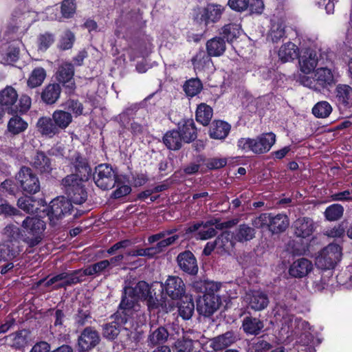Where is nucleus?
<instances>
[{
    "instance_id": "obj_1",
    "label": "nucleus",
    "mask_w": 352,
    "mask_h": 352,
    "mask_svg": "<svg viewBox=\"0 0 352 352\" xmlns=\"http://www.w3.org/2000/svg\"><path fill=\"white\" fill-rule=\"evenodd\" d=\"M139 300H147L149 304L154 301L151 295L149 285L145 281L138 282L135 287H125L119 307L123 309L126 314L132 315L133 311L139 309Z\"/></svg>"
},
{
    "instance_id": "obj_2",
    "label": "nucleus",
    "mask_w": 352,
    "mask_h": 352,
    "mask_svg": "<svg viewBox=\"0 0 352 352\" xmlns=\"http://www.w3.org/2000/svg\"><path fill=\"white\" fill-rule=\"evenodd\" d=\"M276 135L273 133H262L254 138H241L237 141V147L245 153L252 152L261 155L267 153L275 144Z\"/></svg>"
},
{
    "instance_id": "obj_3",
    "label": "nucleus",
    "mask_w": 352,
    "mask_h": 352,
    "mask_svg": "<svg viewBox=\"0 0 352 352\" xmlns=\"http://www.w3.org/2000/svg\"><path fill=\"white\" fill-rule=\"evenodd\" d=\"M24 232L28 235L24 241L32 248L37 245L42 239V234L45 229V222L36 217H27L21 225Z\"/></svg>"
},
{
    "instance_id": "obj_4",
    "label": "nucleus",
    "mask_w": 352,
    "mask_h": 352,
    "mask_svg": "<svg viewBox=\"0 0 352 352\" xmlns=\"http://www.w3.org/2000/svg\"><path fill=\"white\" fill-rule=\"evenodd\" d=\"M83 182L76 175H72L66 176L62 180L63 190L67 195V199L74 204H82L87 199V192L82 184Z\"/></svg>"
},
{
    "instance_id": "obj_5",
    "label": "nucleus",
    "mask_w": 352,
    "mask_h": 352,
    "mask_svg": "<svg viewBox=\"0 0 352 352\" xmlns=\"http://www.w3.org/2000/svg\"><path fill=\"white\" fill-rule=\"evenodd\" d=\"M341 257V247L337 244L330 243L318 253L316 257L315 264L319 269L331 270L340 261Z\"/></svg>"
},
{
    "instance_id": "obj_6",
    "label": "nucleus",
    "mask_w": 352,
    "mask_h": 352,
    "mask_svg": "<svg viewBox=\"0 0 352 352\" xmlns=\"http://www.w3.org/2000/svg\"><path fill=\"white\" fill-rule=\"evenodd\" d=\"M16 180L19 187L25 193L34 195L40 191L39 179L29 167H21L16 175Z\"/></svg>"
},
{
    "instance_id": "obj_7",
    "label": "nucleus",
    "mask_w": 352,
    "mask_h": 352,
    "mask_svg": "<svg viewBox=\"0 0 352 352\" xmlns=\"http://www.w3.org/2000/svg\"><path fill=\"white\" fill-rule=\"evenodd\" d=\"M118 178L115 171L109 164H101L96 168L94 179L96 186L102 190L114 187Z\"/></svg>"
},
{
    "instance_id": "obj_8",
    "label": "nucleus",
    "mask_w": 352,
    "mask_h": 352,
    "mask_svg": "<svg viewBox=\"0 0 352 352\" xmlns=\"http://www.w3.org/2000/svg\"><path fill=\"white\" fill-rule=\"evenodd\" d=\"M72 201L65 197H58L50 202L47 215L53 224L70 214L72 209Z\"/></svg>"
},
{
    "instance_id": "obj_9",
    "label": "nucleus",
    "mask_w": 352,
    "mask_h": 352,
    "mask_svg": "<svg viewBox=\"0 0 352 352\" xmlns=\"http://www.w3.org/2000/svg\"><path fill=\"white\" fill-rule=\"evenodd\" d=\"M131 316V314H126L123 309L119 307L117 312L111 316L113 320L104 326V336L109 340L116 338L120 333L121 327L126 323Z\"/></svg>"
},
{
    "instance_id": "obj_10",
    "label": "nucleus",
    "mask_w": 352,
    "mask_h": 352,
    "mask_svg": "<svg viewBox=\"0 0 352 352\" xmlns=\"http://www.w3.org/2000/svg\"><path fill=\"white\" fill-rule=\"evenodd\" d=\"M224 11V7L219 4L209 3L205 8L199 10L195 19L199 23H204L206 26L210 23L218 22L221 18Z\"/></svg>"
},
{
    "instance_id": "obj_11",
    "label": "nucleus",
    "mask_w": 352,
    "mask_h": 352,
    "mask_svg": "<svg viewBox=\"0 0 352 352\" xmlns=\"http://www.w3.org/2000/svg\"><path fill=\"white\" fill-rule=\"evenodd\" d=\"M221 304L219 295L204 294L197 301V310L201 315L210 316L219 308Z\"/></svg>"
},
{
    "instance_id": "obj_12",
    "label": "nucleus",
    "mask_w": 352,
    "mask_h": 352,
    "mask_svg": "<svg viewBox=\"0 0 352 352\" xmlns=\"http://www.w3.org/2000/svg\"><path fill=\"white\" fill-rule=\"evenodd\" d=\"M74 69L72 63H64L58 68L56 75L57 80L63 84L65 88V92L72 94L76 89L74 80Z\"/></svg>"
},
{
    "instance_id": "obj_13",
    "label": "nucleus",
    "mask_w": 352,
    "mask_h": 352,
    "mask_svg": "<svg viewBox=\"0 0 352 352\" xmlns=\"http://www.w3.org/2000/svg\"><path fill=\"white\" fill-rule=\"evenodd\" d=\"M248 307L254 311H262L269 304L267 294L261 290H250L243 297Z\"/></svg>"
},
{
    "instance_id": "obj_14",
    "label": "nucleus",
    "mask_w": 352,
    "mask_h": 352,
    "mask_svg": "<svg viewBox=\"0 0 352 352\" xmlns=\"http://www.w3.org/2000/svg\"><path fill=\"white\" fill-rule=\"evenodd\" d=\"M18 100L16 91L11 86H7L0 91V107L9 114H14L18 111L16 104Z\"/></svg>"
},
{
    "instance_id": "obj_15",
    "label": "nucleus",
    "mask_w": 352,
    "mask_h": 352,
    "mask_svg": "<svg viewBox=\"0 0 352 352\" xmlns=\"http://www.w3.org/2000/svg\"><path fill=\"white\" fill-rule=\"evenodd\" d=\"M100 342L98 332L93 327H86L78 339V344L83 351L90 350L95 347Z\"/></svg>"
},
{
    "instance_id": "obj_16",
    "label": "nucleus",
    "mask_w": 352,
    "mask_h": 352,
    "mask_svg": "<svg viewBox=\"0 0 352 352\" xmlns=\"http://www.w3.org/2000/svg\"><path fill=\"white\" fill-rule=\"evenodd\" d=\"M335 99L340 109L352 107V87L348 85L339 84L335 89Z\"/></svg>"
},
{
    "instance_id": "obj_17",
    "label": "nucleus",
    "mask_w": 352,
    "mask_h": 352,
    "mask_svg": "<svg viewBox=\"0 0 352 352\" xmlns=\"http://www.w3.org/2000/svg\"><path fill=\"white\" fill-rule=\"evenodd\" d=\"M177 262L179 268L188 274L195 275L198 272L197 259L189 250L179 253L177 256Z\"/></svg>"
},
{
    "instance_id": "obj_18",
    "label": "nucleus",
    "mask_w": 352,
    "mask_h": 352,
    "mask_svg": "<svg viewBox=\"0 0 352 352\" xmlns=\"http://www.w3.org/2000/svg\"><path fill=\"white\" fill-rule=\"evenodd\" d=\"M299 67L300 71L305 74H309L314 71L318 63V56L316 51L307 49L299 56Z\"/></svg>"
},
{
    "instance_id": "obj_19",
    "label": "nucleus",
    "mask_w": 352,
    "mask_h": 352,
    "mask_svg": "<svg viewBox=\"0 0 352 352\" xmlns=\"http://www.w3.org/2000/svg\"><path fill=\"white\" fill-rule=\"evenodd\" d=\"M275 316L282 324V329L285 330L287 333H293L296 318L289 313L288 307L285 304H278L275 308Z\"/></svg>"
},
{
    "instance_id": "obj_20",
    "label": "nucleus",
    "mask_w": 352,
    "mask_h": 352,
    "mask_svg": "<svg viewBox=\"0 0 352 352\" xmlns=\"http://www.w3.org/2000/svg\"><path fill=\"white\" fill-rule=\"evenodd\" d=\"M163 288L172 299L180 298L185 294V285L182 279L178 276H169Z\"/></svg>"
},
{
    "instance_id": "obj_21",
    "label": "nucleus",
    "mask_w": 352,
    "mask_h": 352,
    "mask_svg": "<svg viewBox=\"0 0 352 352\" xmlns=\"http://www.w3.org/2000/svg\"><path fill=\"white\" fill-rule=\"evenodd\" d=\"M84 269L74 270L72 273L63 272L56 275L54 280H63V282L56 284L54 287V289H58L63 287H67L72 285L77 284L82 281V278L86 275H84Z\"/></svg>"
},
{
    "instance_id": "obj_22",
    "label": "nucleus",
    "mask_w": 352,
    "mask_h": 352,
    "mask_svg": "<svg viewBox=\"0 0 352 352\" xmlns=\"http://www.w3.org/2000/svg\"><path fill=\"white\" fill-rule=\"evenodd\" d=\"M169 333L166 328L162 326L152 325L148 332L146 342L148 346L153 348L157 345H164L168 339Z\"/></svg>"
},
{
    "instance_id": "obj_23",
    "label": "nucleus",
    "mask_w": 352,
    "mask_h": 352,
    "mask_svg": "<svg viewBox=\"0 0 352 352\" xmlns=\"http://www.w3.org/2000/svg\"><path fill=\"white\" fill-rule=\"evenodd\" d=\"M237 337L233 331H227L210 339V347L214 351H221L235 343Z\"/></svg>"
},
{
    "instance_id": "obj_24",
    "label": "nucleus",
    "mask_w": 352,
    "mask_h": 352,
    "mask_svg": "<svg viewBox=\"0 0 352 352\" xmlns=\"http://www.w3.org/2000/svg\"><path fill=\"white\" fill-rule=\"evenodd\" d=\"M61 87L58 83H50L46 85L41 93L43 102L47 105L55 104L60 98Z\"/></svg>"
},
{
    "instance_id": "obj_25",
    "label": "nucleus",
    "mask_w": 352,
    "mask_h": 352,
    "mask_svg": "<svg viewBox=\"0 0 352 352\" xmlns=\"http://www.w3.org/2000/svg\"><path fill=\"white\" fill-rule=\"evenodd\" d=\"M38 132L42 135L47 138H53L59 133V131L53 121L52 118L43 116L38 118L36 124Z\"/></svg>"
},
{
    "instance_id": "obj_26",
    "label": "nucleus",
    "mask_w": 352,
    "mask_h": 352,
    "mask_svg": "<svg viewBox=\"0 0 352 352\" xmlns=\"http://www.w3.org/2000/svg\"><path fill=\"white\" fill-rule=\"evenodd\" d=\"M313 269V265L310 261L302 258L295 261L289 270V274L295 278H302L307 276Z\"/></svg>"
},
{
    "instance_id": "obj_27",
    "label": "nucleus",
    "mask_w": 352,
    "mask_h": 352,
    "mask_svg": "<svg viewBox=\"0 0 352 352\" xmlns=\"http://www.w3.org/2000/svg\"><path fill=\"white\" fill-rule=\"evenodd\" d=\"M206 51L208 57H218L223 54L226 50V43L221 36H215L209 39L206 44Z\"/></svg>"
},
{
    "instance_id": "obj_28",
    "label": "nucleus",
    "mask_w": 352,
    "mask_h": 352,
    "mask_svg": "<svg viewBox=\"0 0 352 352\" xmlns=\"http://www.w3.org/2000/svg\"><path fill=\"white\" fill-rule=\"evenodd\" d=\"M294 234L298 237L306 238L310 236L314 230L313 221L308 217L296 219L293 225Z\"/></svg>"
},
{
    "instance_id": "obj_29",
    "label": "nucleus",
    "mask_w": 352,
    "mask_h": 352,
    "mask_svg": "<svg viewBox=\"0 0 352 352\" xmlns=\"http://www.w3.org/2000/svg\"><path fill=\"white\" fill-rule=\"evenodd\" d=\"M28 333L25 330H19L10 333L2 339L5 344L15 349H21L27 344Z\"/></svg>"
},
{
    "instance_id": "obj_30",
    "label": "nucleus",
    "mask_w": 352,
    "mask_h": 352,
    "mask_svg": "<svg viewBox=\"0 0 352 352\" xmlns=\"http://www.w3.org/2000/svg\"><path fill=\"white\" fill-rule=\"evenodd\" d=\"M74 173L72 175H76L81 181H87L91 176V169L87 160L80 155H77L73 162Z\"/></svg>"
},
{
    "instance_id": "obj_31",
    "label": "nucleus",
    "mask_w": 352,
    "mask_h": 352,
    "mask_svg": "<svg viewBox=\"0 0 352 352\" xmlns=\"http://www.w3.org/2000/svg\"><path fill=\"white\" fill-rule=\"evenodd\" d=\"M30 164L41 173H49L52 169L50 158L41 151H37L34 154Z\"/></svg>"
},
{
    "instance_id": "obj_32",
    "label": "nucleus",
    "mask_w": 352,
    "mask_h": 352,
    "mask_svg": "<svg viewBox=\"0 0 352 352\" xmlns=\"http://www.w3.org/2000/svg\"><path fill=\"white\" fill-rule=\"evenodd\" d=\"M255 230L248 224H240L232 233L234 241L244 243L250 241L255 237Z\"/></svg>"
},
{
    "instance_id": "obj_33",
    "label": "nucleus",
    "mask_w": 352,
    "mask_h": 352,
    "mask_svg": "<svg viewBox=\"0 0 352 352\" xmlns=\"http://www.w3.org/2000/svg\"><path fill=\"white\" fill-rule=\"evenodd\" d=\"M289 221L287 215L278 214L273 215L270 213V223H269V230L274 234L284 232L289 226Z\"/></svg>"
},
{
    "instance_id": "obj_34",
    "label": "nucleus",
    "mask_w": 352,
    "mask_h": 352,
    "mask_svg": "<svg viewBox=\"0 0 352 352\" xmlns=\"http://www.w3.org/2000/svg\"><path fill=\"white\" fill-rule=\"evenodd\" d=\"M230 125L222 120H217L212 123L210 127V136L217 140H223L229 134Z\"/></svg>"
},
{
    "instance_id": "obj_35",
    "label": "nucleus",
    "mask_w": 352,
    "mask_h": 352,
    "mask_svg": "<svg viewBox=\"0 0 352 352\" xmlns=\"http://www.w3.org/2000/svg\"><path fill=\"white\" fill-rule=\"evenodd\" d=\"M278 54L283 63L289 62L298 57L299 49L294 43L287 42L280 47Z\"/></svg>"
},
{
    "instance_id": "obj_36",
    "label": "nucleus",
    "mask_w": 352,
    "mask_h": 352,
    "mask_svg": "<svg viewBox=\"0 0 352 352\" xmlns=\"http://www.w3.org/2000/svg\"><path fill=\"white\" fill-rule=\"evenodd\" d=\"M314 76L318 85L322 88L334 84V76L331 69L327 67H320L314 72Z\"/></svg>"
},
{
    "instance_id": "obj_37",
    "label": "nucleus",
    "mask_w": 352,
    "mask_h": 352,
    "mask_svg": "<svg viewBox=\"0 0 352 352\" xmlns=\"http://www.w3.org/2000/svg\"><path fill=\"white\" fill-rule=\"evenodd\" d=\"M182 138L178 130H170L167 131L163 137V142L170 150L177 151L182 146Z\"/></svg>"
},
{
    "instance_id": "obj_38",
    "label": "nucleus",
    "mask_w": 352,
    "mask_h": 352,
    "mask_svg": "<svg viewBox=\"0 0 352 352\" xmlns=\"http://www.w3.org/2000/svg\"><path fill=\"white\" fill-rule=\"evenodd\" d=\"M53 121L60 132L69 126L72 122L73 117L70 112L65 110L57 109L54 111L52 116Z\"/></svg>"
},
{
    "instance_id": "obj_39",
    "label": "nucleus",
    "mask_w": 352,
    "mask_h": 352,
    "mask_svg": "<svg viewBox=\"0 0 352 352\" xmlns=\"http://www.w3.org/2000/svg\"><path fill=\"white\" fill-rule=\"evenodd\" d=\"M182 140L184 142L190 143L197 138V129L193 120H184L182 126H179Z\"/></svg>"
},
{
    "instance_id": "obj_40",
    "label": "nucleus",
    "mask_w": 352,
    "mask_h": 352,
    "mask_svg": "<svg viewBox=\"0 0 352 352\" xmlns=\"http://www.w3.org/2000/svg\"><path fill=\"white\" fill-rule=\"evenodd\" d=\"M242 327L246 333L258 335L264 325L263 322L258 318L246 317L243 319Z\"/></svg>"
},
{
    "instance_id": "obj_41",
    "label": "nucleus",
    "mask_w": 352,
    "mask_h": 352,
    "mask_svg": "<svg viewBox=\"0 0 352 352\" xmlns=\"http://www.w3.org/2000/svg\"><path fill=\"white\" fill-rule=\"evenodd\" d=\"M212 115V109L209 105L201 103L197 108L196 120L204 126H206L210 123Z\"/></svg>"
},
{
    "instance_id": "obj_42",
    "label": "nucleus",
    "mask_w": 352,
    "mask_h": 352,
    "mask_svg": "<svg viewBox=\"0 0 352 352\" xmlns=\"http://www.w3.org/2000/svg\"><path fill=\"white\" fill-rule=\"evenodd\" d=\"M214 244L217 245L218 249H221L224 252H228L234 245L232 233L228 231L223 232L214 240Z\"/></svg>"
},
{
    "instance_id": "obj_43",
    "label": "nucleus",
    "mask_w": 352,
    "mask_h": 352,
    "mask_svg": "<svg viewBox=\"0 0 352 352\" xmlns=\"http://www.w3.org/2000/svg\"><path fill=\"white\" fill-rule=\"evenodd\" d=\"M241 28L238 24L229 23L221 28L219 34L223 36V38H226L228 43H230L239 36Z\"/></svg>"
},
{
    "instance_id": "obj_44",
    "label": "nucleus",
    "mask_w": 352,
    "mask_h": 352,
    "mask_svg": "<svg viewBox=\"0 0 352 352\" xmlns=\"http://www.w3.org/2000/svg\"><path fill=\"white\" fill-rule=\"evenodd\" d=\"M28 125V123L21 117L14 116L8 123V130L13 135H17L25 131Z\"/></svg>"
},
{
    "instance_id": "obj_45",
    "label": "nucleus",
    "mask_w": 352,
    "mask_h": 352,
    "mask_svg": "<svg viewBox=\"0 0 352 352\" xmlns=\"http://www.w3.org/2000/svg\"><path fill=\"white\" fill-rule=\"evenodd\" d=\"M46 77L45 70L43 67H36L32 72L28 80V85L30 88L37 87L43 82Z\"/></svg>"
},
{
    "instance_id": "obj_46",
    "label": "nucleus",
    "mask_w": 352,
    "mask_h": 352,
    "mask_svg": "<svg viewBox=\"0 0 352 352\" xmlns=\"http://www.w3.org/2000/svg\"><path fill=\"white\" fill-rule=\"evenodd\" d=\"M285 35V25L282 22H273L267 38L273 43L278 42Z\"/></svg>"
},
{
    "instance_id": "obj_47",
    "label": "nucleus",
    "mask_w": 352,
    "mask_h": 352,
    "mask_svg": "<svg viewBox=\"0 0 352 352\" xmlns=\"http://www.w3.org/2000/svg\"><path fill=\"white\" fill-rule=\"evenodd\" d=\"M332 111L331 105L327 101L317 102L312 109L313 114L319 118H325L329 116Z\"/></svg>"
},
{
    "instance_id": "obj_48",
    "label": "nucleus",
    "mask_w": 352,
    "mask_h": 352,
    "mask_svg": "<svg viewBox=\"0 0 352 352\" xmlns=\"http://www.w3.org/2000/svg\"><path fill=\"white\" fill-rule=\"evenodd\" d=\"M195 310V305L192 299L186 297V300H182L180 303L178 311L179 314L184 320L190 319Z\"/></svg>"
},
{
    "instance_id": "obj_49",
    "label": "nucleus",
    "mask_w": 352,
    "mask_h": 352,
    "mask_svg": "<svg viewBox=\"0 0 352 352\" xmlns=\"http://www.w3.org/2000/svg\"><path fill=\"white\" fill-rule=\"evenodd\" d=\"M184 89L187 96L192 97L198 94L202 89V83L197 78H191L186 82Z\"/></svg>"
},
{
    "instance_id": "obj_50",
    "label": "nucleus",
    "mask_w": 352,
    "mask_h": 352,
    "mask_svg": "<svg viewBox=\"0 0 352 352\" xmlns=\"http://www.w3.org/2000/svg\"><path fill=\"white\" fill-rule=\"evenodd\" d=\"M106 270H109L107 260H102L84 269V275L92 276L100 274Z\"/></svg>"
},
{
    "instance_id": "obj_51",
    "label": "nucleus",
    "mask_w": 352,
    "mask_h": 352,
    "mask_svg": "<svg viewBox=\"0 0 352 352\" xmlns=\"http://www.w3.org/2000/svg\"><path fill=\"white\" fill-rule=\"evenodd\" d=\"M17 206L19 208L28 213L36 212L38 208L35 205V201L30 197H22L18 199Z\"/></svg>"
},
{
    "instance_id": "obj_52",
    "label": "nucleus",
    "mask_w": 352,
    "mask_h": 352,
    "mask_svg": "<svg viewBox=\"0 0 352 352\" xmlns=\"http://www.w3.org/2000/svg\"><path fill=\"white\" fill-rule=\"evenodd\" d=\"M344 208L341 205L332 204L326 209L324 214L328 220L336 221L342 216Z\"/></svg>"
},
{
    "instance_id": "obj_53",
    "label": "nucleus",
    "mask_w": 352,
    "mask_h": 352,
    "mask_svg": "<svg viewBox=\"0 0 352 352\" xmlns=\"http://www.w3.org/2000/svg\"><path fill=\"white\" fill-rule=\"evenodd\" d=\"M55 36L52 33L45 32L38 36V47L40 50L45 51L54 42Z\"/></svg>"
},
{
    "instance_id": "obj_54",
    "label": "nucleus",
    "mask_w": 352,
    "mask_h": 352,
    "mask_svg": "<svg viewBox=\"0 0 352 352\" xmlns=\"http://www.w3.org/2000/svg\"><path fill=\"white\" fill-rule=\"evenodd\" d=\"M65 109L72 111L76 116L82 113L83 105L78 100L69 99L62 104Z\"/></svg>"
},
{
    "instance_id": "obj_55",
    "label": "nucleus",
    "mask_w": 352,
    "mask_h": 352,
    "mask_svg": "<svg viewBox=\"0 0 352 352\" xmlns=\"http://www.w3.org/2000/svg\"><path fill=\"white\" fill-rule=\"evenodd\" d=\"M202 223L203 228H211L210 226H215L217 229H223V228H231L233 226L237 223L236 219H233L231 221H225L223 223H220L219 220L217 219H213L208 220L206 222L201 221Z\"/></svg>"
},
{
    "instance_id": "obj_56",
    "label": "nucleus",
    "mask_w": 352,
    "mask_h": 352,
    "mask_svg": "<svg viewBox=\"0 0 352 352\" xmlns=\"http://www.w3.org/2000/svg\"><path fill=\"white\" fill-rule=\"evenodd\" d=\"M75 41V36L70 30H66L60 39L59 47L63 50H69L72 47Z\"/></svg>"
},
{
    "instance_id": "obj_57",
    "label": "nucleus",
    "mask_w": 352,
    "mask_h": 352,
    "mask_svg": "<svg viewBox=\"0 0 352 352\" xmlns=\"http://www.w3.org/2000/svg\"><path fill=\"white\" fill-rule=\"evenodd\" d=\"M75 0H64L61 5V13L65 18H71L76 12Z\"/></svg>"
},
{
    "instance_id": "obj_58",
    "label": "nucleus",
    "mask_w": 352,
    "mask_h": 352,
    "mask_svg": "<svg viewBox=\"0 0 352 352\" xmlns=\"http://www.w3.org/2000/svg\"><path fill=\"white\" fill-rule=\"evenodd\" d=\"M115 186H117V188L113 191L112 195L113 197L115 199H119L126 196L131 191L130 186L124 184L119 177L117 179Z\"/></svg>"
},
{
    "instance_id": "obj_59",
    "label": "nucleus",
    "mask_w": 352,
    "mask_h": 352,
    "mask_svg": "<svg viewBox=\"0 0 352 352\" xmlns=\"http://www.w3.org/2000/svg\"><path fill=\"white\" fill-rule=\"evenodd\" d=\"M192 347V342L188 339H179L174 344L175 352H191Z\"/></svg>"
},
{
    "instance_id": "obj_60",
    "label": "nucleus",
    "mask_w": 352,
    "mask_h": 352,
    "mask_svg": "<svg viewBox=\"0 0 352 352\" xmlns=\"http://www.w3.org/2000/svg\"><path fill=\"white\" fill-rule=\"evenodd\" d=\"M269 223H270V214L267 213H263L252 220V224L256 228L264 227L269 228Z\"/></svg>"
},
{
    "instance_id": "obj_61",
    "label": "nucleus",
    "mask_w": 352,
    "mask_h": 352,
    "mask_svg": "<svg viewBox=\"0 0 352 352\" xmlns=\"http://www.w3.org/2000/svg\"><path fill=\"white\" fill-rule=\"evenodd\" d=\"M294 329L293 333L298 335L303 332L306 333L310 329V327L309 323L305 320L300 318H295Z\"/></svg>"
},
{
    "instance_id": "obj_62",
    "label": "nucleus",
    "mask_w": 352,
    "mask_h": 352,
    "mask_svg": "<svg viewBox=\"0 0 352 352\" xmlns=\"http://www.w3.org/2000/svg\"><path fill=\"white\" fill-rule=\"evenodd\" d=\"M228 5L234 10L243 12L249 7V0H229Z\"/></svg>"
},
{
    "instance_id": "obj_63",
    "label": "nucleus",
    "mask_w": 352,
    "mask_h": 352,
    "mask_svg": "<svg viewBox=\"0 0 352 352\" xmlns=\"http://www.w3.org/2000/svg\"><path fill=\"white\" fill-rule=\"evenodd\" d=\"M90 318L91 315L89 310L79 309L78 314L76 315L75 321L78 326H84Z\"/></svg>"
},
{
    "instance_id": "obj_64",
    "label": "nucleus",
    "mask_w": 352,
    "mask_h": 352,
    "mask_svg": "<svg viewBox=\"0 0 352 352\" xmlns=\"http://www.w3.org/2000/svg\"><path fill=\"white\" fill-rule=\"evenodd\" d=\"M332 201H352V191L346 190L342 192L333 193L331 195Z\"/></svg>"
}]
</instances>
